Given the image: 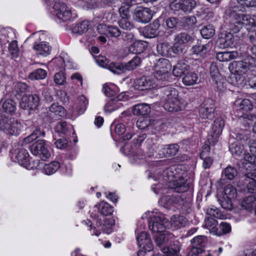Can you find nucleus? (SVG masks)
<instances>
[{
  "mask_svg": "<svg viewBox=\"0 0 256 256\" xmlns=\"http://www.w3.org/2000/svg\"><path fill=\"white\" fill-rule=\"evenodd\" d=\"M165 102L164 108L170 112H178L184 108L185 103L179 96L178 90L172 87H166L163 90Z\"/></svg>",
  "mask_w": 256,
  "mask_h": 256,
  "instance_id": "obj_1",
  "label": "nucleus"
},
{
  "mask_svg": "<svg viewBox=\"0 0 256 256\" xmlns=\"http://www.w3.org/2000/svg\"><path fill=\"white\" fill-rule=\"evenodd\" d=\"M256 67V58L248 53L242 56L241 60L233 62L230 68L237 75H244L252 68Z\"/></svg>",
  "mask_w": 256,
  "mask_h": 256,
  "instance_id": "obj_2",
  "label": "nucleus"
},
{
  "mask_svg": "<svg viewBox=\"0 0 256 256\" xmlns=\"http://www.w3.org/2000/svg\"><path fill=\"white\" fill-rule=\"evenodd\" d=\"M141 62V58L140 57L135 56L124 65L122 64H112L109 66V68L114 74H120L124 73L127 70L130 71L134 70L140 66Z\"/></svg>",
  "mask_w": 256,
  "mask_h": 256,
  "instance_id": "obj_3",
  "label": "nucleus"
},
{
  "mask_svg": "<svg viewBox=\"0 0 256 256\" xmlns=\"http://www.w3.org/2000/svg\"><path fill=\"white\" fill-rule=\"evenodd\" d=\"M154 76L159 80L166 79L168 72L172 68L169 60L166 58H160L154 66Z\"/></svg>",
  "mask_w": 256,
  "mask_h": 256,
  "instance_id": "obj_4",
  "label": "nucleus"
},
{
  "mask_svg": "<svg viewBox=\"0 0 256 256\" xmlns=\"http://www.w3.org/2000/svg\"><path fill=\"white\" fill-rule=\"evenodd\" d=\"M22 130L21 124L14 118L3 117L1 120V130L6 134L18 135Z\"/></svg>",
  "mask_w": 256,
  "mask_h": 256,
  "instance_id": "obj_5",
  "label": "nucleus"
},
{
  "mask_svg": "<svg viewBox=\"0 0 256 256\" xmlns=\"http://www.w3.org/2000/svg\"><path fill=\"white\" fill-rule=\"evenodd\" d=\"M169 223L168 220L163 216H154L150 217L148 226L152 232L161 233L166 231V228L168 227Z\"/></svg>",
  "mask_w": 256,
  "mask_h": 256,
  "instance_id": "obj_6",
  "label": "nucleus"
},
{
  "mask_svg": "<svg viewBox=\"0 0 256 256\" xmlns=\"http://www.w3.org/2000/svg\"><path fill=\"white\" fill-rule=\"evenodd\" d=\"M97 226H98V230H96L95 228L91 227V222L89 220H87L86 222V224L89 225L90 227V230L91 232L92 235H95L98 236L100 232V230L105 232L107 234H109L111 232V230L113 226V220H108L105 218L104 217L102 218H98L96 220Z\"/></svg>",
  "mask_w": 256,
  "mask_h": 256,
  "instance_id": "obj_7",
  "label": "nucleus"
},
{
  "mask_svg": "<svg viewBox=\"0 0 256 256\" xmlns=\"http://www.w3.org/2000/svg\"><path fill=\"white\" fill-rule=\"evenodd\" d=\"M224 126V121L221 118L214 120L208 136V140L210 144L214 145L218 142Z\"/></svg>",
  "mask_w": 256,
  "mask_h": 256,
  "instance_id": "obj_8",
  "label": "nucleus"
},
{
  "mask_svg": "<svg viewBox=\"0 0 256 256\" xmlns=\"http://www.w3.org/2000/svg\"><path fill=\"white\" fill-rule=\"evenodd\" d=\"M30 148L34 155L38 156L42 160H45L50 156V154L44 140H38L30 146Z\"/></svg>",
  "mask_w": 256,
  "mask_h": 256,
  "instance_id": "obj_9",
  "label": "nucleus"
},
{
  "mask_svg": "<svg viewBox=\"0 0 256 256\" xmlns=\"http://www.w3.org/2000/svg\"><path fill=\"white\" fill-rule=\"evenodd\" d=\"M153 12L148 8L138 6L134 10V19L141 23H148L152 18Z\"/></svg>",
  "mask_w": 256,
  "mask_h": 256,
  "instance_id": "obj_10",
  "label": "nucleus"
},
{
  "mask_svg": "<svg viewBox=\"0 0 256 256\" xmlns=\"http://www.w3.org/2000/svg\"><path fill=\"white\" fill-rule=\"evenodd\" d=\"M15 158L17 160L20 165L26 168H34V165L30 166L31 162L30 160L28 152L27 150L22 147L17 148L16 150Z\"/></svg>",
  "mask_w": 256,
  "mask_h": 256,
  "instance_id": "obj_11",
  "label": "nucleus"
},
{
  "mask_svg": "<svg viewBox=\"0 0 256 256\" xmlns=\"http://www.w3.org/2000/svg\"><path fill=\"white\" fill-rule=\"evenodd\" d=\"M214 108L212 100H205L200 108V116L203 119L212 120L214 116Z\"/></svg>",
  "mask_w": 256,
  "mask_h": 256,
  "instance_id": "obj_12",
  "label": "nucleus"
},
{
  "mask_svg": "<svg viewBox=\"0 0 256 256\" xmlns=\"http://www.w3.org/2000/svg\"><path fill=\"white\" fill-rule=\"evenodd\" d=\"M242 178L244 184L246 186L248 192L256 194V171L252 170L246 173Z\"/></svg>",
  "mask_w": 256,
  "mask_h": 256,
  "instance_id": "obj_13",
  "label": "nucleus"
},
{
  "mask_svg": "<svg viewBox=\"0 0 256 256\" xmlns=\"http://www.w3.org/2000/svg\"><path fill=\"white\" fill-rule=\"evenodd\" d=\"M40 98L36 94L24 96L20 102V106L24 110H33L38 105Z\"/></svg>",
  "mask_w": 256,
  "mask_h": 256,
  "instance_id": "obj_14",
  "label": "nucleus"
},
{
  "mask_svg": "<svg viewBox=\"0 0 256 256\" xmlns=\"http://www.w3.org/2000/svg\"><path fill=\"white\" fill-rule=\"evenodd\" d=\"M34 166L36 168H43L45 174L47 175H50L56 172L60 167V163L58 162H52L48 164H44L40 162L39 160H34Z\"/></svg>",
  "mask_w": 256,
  "mask_h": 256,
  "instance_id": "obj_15",
  "label": "nucleus"
},
{
  "mask_svg": "<svg viewBox=\"0 0 256 256\" xmlns=\"http://www.w3.org/2000/svg\"><path fill=\"white\" fill-rule=\"evenodd\" d=\"M96 30L100 35H105L107 36L118 37L120 34V31L118 27L107 26L102 24L97 26Z\"/></svg>",
  "mask_w": 256,
  "mask_h": 256,
  "instance_id": "obj_16",
  "label": "nucleus"
},
{
  "mask_svg": "<svg viewBox=\"0 0 256 256\" xmlns=\"http://www.w3.org/2000/svg\"><path fill=\"white\" fill-rule=\"evenodd\" d=\"M57 17L63 21L70 20L72 18L70 9L64 4L58 3L54 6Z\"/></svg>",
  "mask_w": 256,
  "mask_h": 256,
  "instance_id": "obj_17",
  "label": "nucleus"
},
{
  "mask_svg": "<svg viewBox=\"0 0 256 256\" xmlns=\"http://www.w3.org/2000/svg\"><path fill=\"white\" fill-rule=\"evenodd\" d=\"M154 85V82L150 78L142 76L135 81L134 87L138 90H144L153 88Z\"/></svg>",
  "mask_w": 256,
  "mask_h": 256,
  "instance_id": "obj_18",
  "label": "nucleus"
},
{
  "mask_svg": "<svg viewBox=\"0 0 256 256\" xmlns=\"http://www.w3.org/2000/svg\"><path fill=\"white\" fill-rule=\"evenodd\" d=\"M168 180L172 182V188H174L177 192H186L189 188L186 180L182 177H180L178 180L170 179L168 177Z\"/></svg>",
  "mask_w": 256,
  "mask_h": 256,
  "instance_id": "obj_19",
  "label": "nucleus"
},
{
  "mask_svg": "<svg viewBox=\"0 0 256 256\" xmlns=\"http://www.w3.org/2000/svg\"><path fill=\"white\" fill-rule=\"evenodd\" d=\"M173 236L174 235L168 231L156 234L154 236L156 244L161 248L162 250V249L164 248H162V246L166 244L170 239L172 238ZM166 248L167 247H164V248Z\"/></svg>",
  "mask_w": 256,
  "mask_h": 256,
  "instance_id": "obj_20",
  "label": "nucleus"
},
{
  "mask_svg": "<svg viewBox=\"0 0 256 256\" xmlns=\"http://www.w3.org/2000/svg\"><path fill=\"white\" fill-rule=\"evenodd\" d=\"M179 150V146L177 144H172L166 146L164 147L162 152V154H158L156 157L162 158L164 156H170L176 154Z\"/></svg>",
  "mask_w": 256,
  "mask_h": 256,
  "instance_id": "obj_21",
  "label": "nucleus"
},
{
  "mask_svg": "<svg viewBox=\"0 0 256 256\" xmlns=\"http://www.w3.org/2000/svg\"><path fill=\"white\" fill-rule=\"evenodd\" d=\"M190 66L182 60H179L177 64L174 66L172 74L174 76L178 77L184 75L189 70Z\"/></svg>",
  "mask_w": 256,
  "mask_h": 256,
  "instance_id": "obj_22",
  "label": "nucleus"
},
{
  "mask_svg": "<svg viewBox=\"0 0 256 256\" xmlns=\"http://www.w3.org/2000/svg\"><path fill=\"white\" fill-rule=\"evenodd\" d=\"M209 48L208 44H204L200 42L191 48V52L194 54L204 58L208 52Z\"/></svg>",
  "mask_w": 256,
  "mask_h": 256,
  "instance_id": "obj_23",
  "label": "nucleus"
},
{
  "mask_svg": "<svg viewBox=\"0 0 256 256\" xmlns=\"http://www.w3.org/2000/svg\"><path fill=\"white\" fill-rule=\"evenodd\" d=\"M180 250V244L178 242L168 248L162 249V252L164 254H156L154 256H178V254Z\"/></svg>",
  "mask_w": 256,
  "mask_h": 256,
  "instance_id": "obj_24",
  "label": "nucleus"
},
{
  "mask_svg": "<svg viewBox=\"0 0 256 256\" xmlns=\"http://www.w3.org/2000/svg\"><path fill=\"white\" fill-rule=\"evenodd\" d=\"M218 42L220 47L222 48L232 46L234 42V36L232 33L228 32L224 36L220 37Z\"/></svg>",
  "mask_w": 256,
  "mask_h": 256,
  "instance_id": "obj_25",
  "label": "nucleus"
},
{
  "mask_svg": "<svg viewBox=\"0 0 256 256\" xmlns=\"http://www.w3.org/2000/svg\"><path fill=\"white\" fill-rule=\"evenodd\" d=\"M151 109L148 104L144 103L136 104L132 109V112L136 116H146L150 112Z\"/></svg>",
  "mask_w": 256,
  "mask_h": 256,
  "instance_id": "obj_26",
  "label": "nucleus"
},
{
  "mask_svg": "<svg viewBox=\"0 0 256 256\" xmlns=\"http://www.w3.org/2000/svg\"><path fill=\"white\" fill-rule=\"evenodd\" d=\"M34 49L36 52L37 54L44 56L50 54L51 52V47L44 42L34 45Z\"/></svg>",
  "mask_w": 256,
  "mask_h": 256,
  "instance_id": "obj_27",
  "label": "nucleus"
},
{
  "mask_svg": "<svg viewBox=\"0 0 256 256\" xmlns=\"http://www.w3.org/2000/svg\"><path fill=\"white\" fill-rule=\"evenodd\" d=\"M198 80L196 73L188 71L183 77L182 82L185 86H190L196 84Z\"/></svg>",
  "mask_w": 256,
  "mask_h": 256,
  "instance_id": "obj_28",
  "label": "nucleus"
},
{
  "mask_svg": "<svg viewBox=\"0 0 256 256\" xmlns=\"http://www.w3.org/2000/svg\"><path fill=\"white\" fill-rule=\"evenodd\" d=\"M240 205L242 208L250 210L254 208H256V198L254 196H250L245 198L241 202Z\"/></svg>",
  "mask_w": 256,
  "mask_h": 256,
  "instance_id": "obj_29",
  "label": "nucleus"
},
{
  "mask_svg": "<svg viewBox=\"0 0 256 256\" xmlns=\"http://www.w3.org/2000/svg\"><path fill=\"white\" fill-rule=\"evenodd\" d=\"M146 44L144 41L134 42L129 47V50L134 54H140L145 50Z\"/></svg>",
  "mask_w": 256,
  "mask_h": 256,
  "instance_id": "obj_30",
  "label": "nucleus"
},
{
  "mask_svg": "<svg viewBox=\"0 0 256 256\" xmlns=\"http://www.w3.org/2000/svg\"><path fill=\"white\" fill-rule=\"evenodd\" d=\"M217 224L218 222L216 220L212 217L207 216L205 219L204 226L208 230L211 234L215 235L218 228Z\"/></svg>",
  "mask_w": 256,
  "mask_h": 256,
  "instance_id": "obj_31",
  "label": "nucleus"
},
{
  "mask_svg": "<svg viewBox=\"0 0 256 256\" xmlns=\"http://www.w3.org/2000/svg\"><path fill=\"white\" fill-rule=\"evenodd\" d=\"M94 207L97 208L98 212L102 216L110 215L112 212V208L106 202H102Z\"/></svg>",
  "mask_w": 256,
  "mask_h": 256,
  "instance_id": "obj_32",
  "label": "nucleus"
},
{
  "mask_svg": "<svg viewBox=\"0 0 256 256\" xmlns=\"http://www.w3.org/2000/svg\"><path fill=\"white\" fill-rule=\"evenodd\" d=\"M234 104L240 110L244 111H248L252 108V104L250 100L244 98L243 100L238 99L234 102Z\"/></svg>",
  "mask_w": 256,
  "mask_h": 256,
  "instance_id": "obj_33",
  "label": "nucleus"
},
{
  "mask_svg": "<svg viewBox=\"0 0 256 256\" xmlns=\"http://www.w3.org/2000/svg\"><path fill=\"white\" fill-rule=\"evenodd\" d=\"M88 104V100L84 96H81L78 98V102L76 106L78 114H82L86 111Z\"/></svg>",
  "mask_w": 256,
  "mask_h": 256,
  "instance_id": "obj_34",
  "label": "nucleus"
},
{
  "mask_svg": "<svg viewBox=\"0 0 256 256\" xmlns=\"http://www.w3.org/2000/svg\"><path fill=\"white\" fill-rule=\"evenodd\" d=\"M229 150L233 154L240 156L244 150L242 142L238 140L232 142L230 145Z\"/></svg>",
  "mask_w": 256,
  "mask_h": 256,
  "instance_id": "obj_35",
  "label": "nucleus"
},
{
  "mask_svg": "<svg viewBox=\"0 0 256 256\" xmlns=\"http://www.w3.org/2000/svg\"><path fill=\"white\" fill-rule=\"evenodd\" d=\"M49 114L58 116H64L65 114L64 108L57 104H53L49 108Z\"/></svg>",
  "mask_w": 256,
  "mask_h": 256,
  "instance_id": "obj_36",
  "label": "nucleus"
},
{
  "mask_svg": "<svg viewBox=\"0 0 256 256\" xmlns=\"http://www.w3.org/2000/svg\"><path fill=\"white\" fill-rule=\"evenodd\" d=\"M55 130L58 133L65 134H68L69 131L72 130V127L70 124L65 122H58L55 126Z\"/></svg>",
  "mask_w": 256,
  "mask_h": 256,
  "instance_id": "obj_37",
  "label": "nucleus"
},
{
  "mask_svg": "<svg viewBox=\"0 0 256 256\" xmlns=\"http://www.w3.org/2000/svg\"><path fill=\"white\" fill-rule=\"evenodd\" d=\"M89 28V22L87 20H83L78 24L74 26L72 29V31L74 33L82 34L86 32Z\"/></svg>",
  "mask_w": 256,
  "mask_h": 256,
  "instance_id": "obj_38",
  "label": "nucleus"
},
{
  "mask_svg": "<svg viewBox=\"0 0 256 256\" xmlns=\"http://www.w3.org/2000/svg\"><path fill=\"white\" fill-rule=\"evenodd\" d=\"M47 76V72L42 68H38L31 72L28 78L32 80H44Z\"/></svg>",
  "mask_w": 256,
  "mask_h": 256,
  "instance_id": "obj_39",
  "label": "nucleus"
},
{
  "mask_svg": "<svg viewBox=\"0 0 256 256\" xmlns=\"http://www.w3.org/2000/svg\"><path fill=\"white\" fill-rule=\"evenodd\" d=\"M172 225L174 227L184 226L188 224L187 219L183 216H174L171 218Z\"/></svg>",
  "mask_w": 256,
  "mask_h": 256,
  "instance_id": "obj_40",
  "label": "nucleus"
},
{
  "mask_svg": "<svg viewBox=\"0 0 256 256\" xmlns=\"http://www.w3.org/2000/svg\"><path fill=\"white\" fill-rule=\"evenodd\" d=\"M235 52H219L216 55V58L220 62H227L234 58Z\"/></svg>",
  "mask_w": 256,
  "mask_h": 256,
  "instance_id": "obj_41",
  "label": "nucleus"
},
{
  "mask_svg": "<svg viewBox=\"0 0 256 256\" xmlns=\"http://www.w3.org/2000/svg\"><path fill=\"white\" fill-rule=\"evenodd\" d=\"M200 34L204 38L208 39L214 36L215 30L212 25L208 24L203 27L200 30Z\"/></svg>",
  "mask_w": 256,
  "mask_h": 256,
  "instance_id": "obj_42",
  "label": "nucleus"
},
{
  "mask_svg": "<svg viewBox=\"0 0 256 256\" xmlns=\"http://www.w3.org/2000/svg\"><path fill=\"white\" fill-rule=\"evenodd\" d=\"M182 10L186 12H190L196 6L195 0H181Z\"/></svg>",
  "mask_w": 256,
  "mask_h": 256,
  "instance_id": "obj_43",
  "label": "nucleus"
},
{
  "mask_svg": "<svg viewBox=\"0 0 256 256\" xmlns=\"http://www.w3.org/2000/svg\"><path fill=\"white\" fill-rule=\"evenodd\" d=\"M8 51L12 58H18L19 56L20 50L16 40H12L10 42Z\"/></svg>",
  "mask_w": 256,
  "mask_h": 256,
  "instance_id": "obj_44",
  "label": "nucleus"
},
{
  "mask_svg": "<svg viewBox=\"0 0 256 256\" xmlns=\"http://www.w3.org/2000/svg\"><path fill=\"white\" fill-rule=\"evenodd\" d=\"M230 231V225L228 223L222 222L220 224L219 227L217 228L215 235L217 236H221L229 233Z\"/></svg>",
  "mask_w": 256,
  "mask_h": 256,
  "instance_id": "obj_45",
  "label": "nucleus"
},
{
  "mask_svg": "<svg viewBox=\"0 0 256 256\" xmlns=\"http://www.w3.org/2000/svg\"><path fill=\"white\" fill-rule=\"evenodd\" d=\"M2 108L6 112L12 114L16 112V104L12 100L8 99L3 103Z\"/></svg>",
  "mask_w": 256,
  "mask_h": 256,
  "instance_id": "obj_46",
  "label": "nucleus"
},
{
  "mask_svg": "<svg viewBox=\"0 0 256 256\" xmlns=\"http://www.w3.org/2000/svg\"><path fill=\"white\" fill-rule=\"evenodd\" d=\"M206 214L209 216H212L218 219L223 220L226 218V215L223 214L216 208H208Z\"/></svg>",
  "mask_w": 256,
  "mask_h": 256,
  "instance_id": "obj_47",
  "label": "nucleus"
},
{
  "mask_svg": "<svg viewBox=\"0 0 256 256\" xmlns=\"http://www.w3.org/2000/svg\"><path fill=\"white\" fill-rule=\"evenodd\" d=\"M192 37L186 32H181L174 36V40H177L186 46V44L190 42Z\"/></svg>",
  "mask_w": 256,
  "mask_h": 256,
  "instance_id": "obj_48",
  "label": "nucleus"
},
{
  "mask_svg": "<svg viewBox=\"0 0 256 256\" xmlns=\"http://www.w3.org/2000/svg\"><path fill=\"white\" fill-rule=\"evenodd\" d=\"M196 22V18L194 16L183 17L181 20L182 26L186 28H189Z\"/></svg>",
  "mask_w": 256,
  "mask_h": 256,
  "instance_id": "obj_49",
  "label": "nucleus"
},
{
  "mask_svg": "<svg viewBox=\"0 0 256 256\" xmlns=\"http://www.w3.org/2000/svg\"><path fill=\"white\" fill-rule=\"evenodd\" d=\"M164 200L168 206L180 203L182 201L180 196L179 194L166 196Z\"/></svg>",
  "mask_w": 256,
  "mask_h": 256,
  "instance_id": "obj_50",
  "label": "nucleus"
},
{
  "mask_svg": "<svg viewBox=\"0 0 256 256\" xmlns=\"http://www.w3.org/2000/svg\"><path fill=\"white\" fill-rule=\"evenodd\" d=\"M115 86L114 84H104L102 88V91L108 97H113L116 95Z\"/></svg>",
  "mask_w": 256,
  "mask_h": 256,
  "instance_id": "obj_51",
  "label": "nucleus"
},
{
  "mask_svg": "<svg viewBox=\"0 0 256 256\" xmlns=\"http://www.w3.org/2000/svg\"><path fill=\"white\" fill-rule=\"evenodd\" d=\"M232 200L233 199L227 197V196H223L222 198L218 200V201L223 208L227 210H231L233 208Z\"/></svg>",
  "mask_w": 256,
  "mask_h": 256,
  "instance_id": "obj_52",
  "label": "nucleus"
},
{
  "mask_svg": "<svg viewBox=\"0 0 256 256\" xmlns=\"http://www.w3.org/2000/svg\"><path fill=\"white\" fill-rule=\"evenodd\" d=\"M156 48L160 54L167 56L170 54L171 46L167 43H162L158 44Z\"/></svg>",
  "mask_w": 256,
  "mask_h": 256,
  "instance_id": "obj_53",
  "label": "nucleus"
},
{
  "mask_svg": "<svg viewBox=\"0 0 256 256\" xmlns=\"http://www.w3.org/2000/svg\"><path fill=\"white\" fill-rule=\"evenodd\" d=\"M224 174L228 179L232 180L238 175V172L235 168L228 166L224 169Z\"/></svg>",
  "mask_w": 256,
  "mask_h": 256,
  "instance_id": "obj_54",
  "label": "nucleus"
},
{
  "mask_svg": "<svg viewBox=\"0 0 256 256\" xmlns=\"http://www.w3.org/2000/svg\"><path fill=\"white\" fill-rule=\"evenodd\" d=\"M224 196H227L232 199H234L237 196L236 188L232 185H228L226 186L224 190Z\"/></svg>",
  "mask_w": 256,
  "mask_h": 256,
  "instance_id": "obj_55",
  "label": "nucleus"
},
{
  "mask_svg": "<svg viewBox=\"0 0 256 256\" xmlns=\"http://www.w3.org/2000/svg\"><path fill=\"white\" fill-rule=\"evenodd\" d=\"M44 132H42L40 128H36L32 134L24 138V141L26 143H28L36 140L40 136H44Z\"/></svg>",
  "mask_w": 256,
  "mask_h": 256,
  "instance_id": "obj_56",
  "label": "nucleus"
},
{
  "mask_svg": "<svg viewBox=\"0 0 256 256\" xmlns=\"http://www.w3.org/2000/svg\"><path fill=\"white\" fill-rule=\"evenodd\" d=\"M159 26L160 24L156 21H154L150 24L147 28V31L150 34V37H155L158 34Z\"/></svg>",
  "mask_w": 256,
  "mask_h": 256,
  "instance_id": "obj_57",
  "label": "nucleus"
},
{
  "mask_svg": "<svg viewBox=\"0 0 256 256\" xmlns=\"http://www.w3.org/2000/svg\"><path fill=\"white\" fill-rule=\"evenodd\" d=\"M235 82H232V84L238 87L243 88L246 84V80L244 75H237L234 76Z\"/></svg>",
  "mask_w": 256,
  "mask_h": 256,
  "instance_id": "obj_58",
  "label": "nucleus"
},
{
  "mask_svg": "<svg viewBox=\"0 0 256 256\" xmlns=\"http://www.w3.org/2000/svg\"><path fill=\"white\" fill-rule=\"evenodd\" d=\"M28 88V86L24 82H18L14 88V91L16 94L22 95L25 93Z\"/></svg>",
  "mask_w": 256,
  "mask_h": 256,
  "instance_id": "obj_59",
  "label": "nucleus"
},
{
  "mask_svg": "<svg viewBox=\"0 0 256 256\" xmlns=\"http://www.w3.org/2000/svg\"><path fill=\"white\" fill-rule=\"evenodd\" d=\"M121 36L122 40L126 44L132 42L134 40V36L133 33L126 32H121L119 36Z\"/></svg>",
  "mask_w": 256,
  "mask_h": 256,
  "instance_id": "obj_60",
  "label": "nucleus"
},
{
  "mask_svg": "<svg viewBox=\"0 0 256 256\" xmlns=\"http://www.w3.org/2000/svg\"><path fill=\"white\" fill-rule=\"evenodd\" d=\"M186 48V46L177 40H174V43L171 49L173 52L178 54H182Z\"/></svg>",
  "mask_w": 256,
  "mask_h": 256,
  "instance_id": "obj_61",
  "label": "nucleus"
},
{
  "mask_svg": "<svg viewBox=\"0 0 256 256\" xmlns=\"http://www.w3.org/2000/svg\"><path fill=\"white\" fill-rule=\"evenodd\" d=\"M118 25L122 28L126 30H130L133 28V25L128 20V18H122L118 22Z\"/></svg>",
  "mask_w": 256,
  "mask_h": 256,
  "instance_id": "obj_62",
  "label": "nucleus"
},
{
  "mask_svg": "<svg viewBox=\"0 0 256 256\" xmlns=\"http://www.w3.org/2000/svg\"><path fill=\"white\" fill-rule=\"evenodd\" d=\"M131 5L122 4L119 9L120 14L122 18H128L130 16V10Z\"/></svg>",
  "mask_w": 256,
  "mask_h": 256,
  "instance_id": "obj_63",
  "label": "nucleus"
},
{
  "mask_svg": "<svg viewBox=\"0 0 256 256\" xmlns=\"http://www.w3.org/2000/svg\"><path fill=\"white\" fill-rule=\"evenodd\" d=\"M54 80L58 85L64 84L66 82V76L64 73L62 72L56 73L54 76Z\"/></svg>",
  "mask_w": 256,
  "mask_h": 256,
  "instance_id": "obj_64",
  "label": "nucleus"
}]
</instances>
